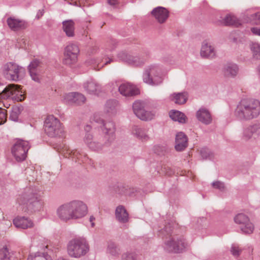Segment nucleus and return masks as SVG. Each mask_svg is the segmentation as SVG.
<instances>
[{
	"label": "nucleus",
	"instance_id": "nucleus-1",
	"mask_svg": "<svg viewBox=\"0 0 260 260\" xmlns=\"http://www.w3.org/2000/svg\"><path fill=\"white\" fill-rule=\"evenodd\" d=\"M173 229V224L169 222L159 231L158 236L164 240L162 247L168 252H182L187 248V244L183 238L172 235Z\"/></svg>",
	"mask_w": 260,
	"mask_h": 260
},
{
	"label": "nucleus",
	"instance_id": "nucleus-2",
	"mask_svg": "<svg viewBox=\"0 0 260 260\" xmlns=\"http://www.w3.org/2000/svg\"><path fill=\"white\" fill-rule=\"evenodd\" d=\"M236 116L241 120L249 121L260 115V102L254 99H244L238 104Z\"/></svg>",
	"mask_w": 260,
	"mask_h": 260
},
{
	"label": "nucleus",
	"instance_id": "nucleus-3",
	"mask_svg": "<svg viewBox=\"0 0 260 260\" xmlns=\"http://www.w3.org/2000/svg\"><path fill=\"white\" fill-rule=\"evenodd\" d=\"M41 191L35 188L26 189L23 195L17 199L19 205H26V210L30 213L41 210L43 202L41 200Z\"/></svg>",
	"mask_w": 260,
	"mask_h": 260
},
{
	"label": "nucleus",
	"instance_id": "nucleus-4",
	"mask_svg": "<svg viewBox=\"0 0 260 260\" xmlns=\"http://www.w3.org/2000/svg\"><path fill=\"white\" fill-rule=\"evenodd\" d=\"M164 79V74L162 66L152 64L145 68L143 74V81L145 83L156 86L162 84Z\"/></svg>",
	"mask_w": 260,
	"mask_h": 260
},
{
	"label": "nucleus",
	"instance_id": "nucleus-5",
	"mask_svg": "<svg viewBox=\"0 0 260 260\" xmlns=\"http://www.w3.org/2000/svg\"><path fill=\"white\" fill-rule=\"evenodd\" d=\"M90 125H86L85 129L86 132L83 139V141L86 145L91 150L94 151H99L102 150L105 145L109 144L111 142L108 141L107 139L109 136H105V140L104 141L103 137L97 134L88 132L90 129Z\"/></svg>",
	"mask_w": 260,
	"mask_h": 260
},
{
	"label": "nucleus",
	"instance_id": "nucleus-6",
	"mask_svg": "<svg viewBox=\"0 0 260 260\" xmlns=\"http://www.w3.org/2000/svg\"><path fill=\"white\" fill-rule=\"evenodd\" d=\"M89 249L88 243L83 238L72 239L68 244V253L72 257L79 258L85 255Z\"/></svg>",
	"mask_w": 260,
	"mask_h": 260
},
{
	"label": "nucleus",
	"instance_id": "nucleus-7",
	"mask_svg": "<svg viewBox=\"0 0 260 260\" xmlns=\"http://www.w3.org/2000/svg\"><path fill=\"white\" fill-rule=\"evenodd\" d=\"M2 73L8 80L18 81L25 75V69L14 62H9L4 64L2 68Z\"/></svg>",
	"mask_w": 260,
	"mask_h": 260
},
{
	"label": "nucleus",
	"instance_id": "nucleus-8",
	"mask_svg": "<svg viewBox=\"0 0 260 260\" xmlns=\"http://www.w3.org/2000/svg\"><path fill=\"white\" fill-rule=\"evenodd\" d=\"M44 129L51 137L59 136L63 132L59 120L53 115H49L44 121Z\"/></svg>",
	"mask_w": 260,
	"mask_h": 260
},
{
	"label": "nucleus",
	"instance_id": "nucleus-9",
	"mask_svg": "<svg viewBox=\"0 0 260 260\" xmlns=\"http://www.w3.org/2000/svg\"><path fill=\"white\" fill-rule=\"evenodd\" d=\"M19 86L15 84H9L3 89L0 90V99H12L17 101L24 100L23 92L19 88Z\"/></svg>",
	"mask_w": 260,
	"mask_h": 260
},
{
	"label": "nucleus",
	"instance_id": "nucleus-10",
	"mask_svg": "<svg viewBox=\"0 0 260 260\" xmlns=\"http://www.w3.org/2000/svg\"><path fill=\"white\" fill-rule=\"evenodd\" d=\"M149 53H146L140 54L138 56L130 55L124 51L119 52L117 57L121 60L135 67H141L144 64L147 60Z\"/></svg>",
	"mask_w": 260,
	"mask_h": 260
},
{
	"label": "nucleus",
	"instance_id": "nucleus-11",
	"mask_svg": "<svg viewBox=\"0 0 260 260\" xmlns=\"http://www.w3.org/2000/svg\"><path fill=\"white\" fill-rule=\"evenodd\" d=\"M30 146L27 141L19 140L16 141L12 148V153L17 161L25 159Z\"/></svg>",
	"mask_w": 260,
	"mask_h": 260
},
{
	"label": "nucleus",
	"instance_id": "nucleus-12",
	"mask_svg": "<svg viewBox=\"0 0 260 260\" xmlns=\"http://www.w3.org/2000/svg\"><path fill=\"white\" fill-rule=\"evenodd\" d=\"M92 120L96 123L101 124V127L103 133L106 134V137L109 136L107 139L108 141L112 142L114 140L115 138V127L113 122H105L96 114L94 115Z\"/></svg>",
	"mask_w": 260,
	"mask_h": 260
},
{
	"label": "nucleus",
	"instance_id": "nucleus-13",
	"mask_svg": "<svg viewBox=\"0 0 260 260\" xmlns=\"http://www.w3.org/2000/svg\"><path fill=\"white\" fill-rule=\"evenodd\" d=\"M73 219H78L85 216L87 213V206L82 201L73 200L70 201Z\"/></svg>",
	"mask_w": 260,
	"mask_h": 260
},
{
	"label": "nucleus",
	"instance_id": "nucleus-14",
	"mask_svg": "<svg viewBox=\"0 0 260 260\" xmlns=\"http://www.w3.org/2000/svg\"><path fill=\"white\" fill-rule=\"evenodd\" d=\"M236 223L239 224L242 232L245 234H250L254 230V225L250 221L248 217L244 214L239 213L234 218Z\"/></svg>",
	"mask_w": 260,
	"mask_h": 260
},
{
	"label": "nucleus",
	"instance_id": "nucleus-15",
	"mask_svg": "<svg viewBox=\"0 0 260 260\" xmlns=\"http://www.w3.org/2000/svg\"><path fill=\"white\" fill-rule=\"evenodd\" d=\"M28 68L32 80L40 83L43 72V63L40 60L35 59L31 61Z\"/></svg>",
	"mask_w": 260,
	"mask_h": 260
},
{
	"label": "nucleus",
	"instance_id": "nucleus-16",
	"mask_svg": "<svg viewBox=\"0 0 260 260\" xmlns=\"http://www.w3.org/2000/svg\"><path fill=\"white\" fill-rule=\"evenodd\" d=\"M79 53L78 46L73 43L69 44L64 50V59L63 62L66 64H71L75 62Z\"/></svg>",
	"mask_w": 260,
	"mask_h": 260
},
{
	"label": "nucleus",
	"instance_id": "nucleus-17",
	"mask_svg": "<svg viewBox=\"0 0 260 260\" xmlns=\"http://www.w3.org/2000/svg\"><path fill=\"white\" fill-rule=\"evenodd\" d=\"M58 217L62 221L73 220L70 202L59 206L56 210Z\"/></svg>",
	"mask_w": 260,
	"mask_h": 260
},
{
	"label": "nucleus",
	"instance_id": "nucleus-18",
	"mask_svg": "<svg viewBox=\"0 0 260 260\" xmlns=\"http://www.w3.org/2000/svg\"><path fill=\"white\" fill-rule=\"evenodd\" d=\"M120 93L125 97H131L140 93L139 90L136 86L130 83H123L118 88Z\"/></svg>",
	"mask_w": 260,
	"mask_h": 260
},
{
	"label": "nucleus",
	"instance_id": "nucleus-19",
	"mask_svg": "<svg viewBox=\"0 0 260 260\" xmlns=\"http://www.w3.org/2000/svg\"><path fill=\"white\" fill-rule=\"evenodd\" d=\"M152 16L160 24L165 23L169 16V11L162 7L154 8L151 12Z\"/></svg>",
	"mask_w": 260,
	"mask_h": 260
},
{
	"label": "nucleus",
	"instance_id": "nucleus-20",
	"mask_svg": "<svg viewBox=\"0 0 260 260\" xmlns=\"http://www.w3.org/2000/svg\"><path fill=\"white\" fill-rule=\"evenodd\" d=\"M188 146V139L182 133H178L176 135L175 148L177 151H183Z\"/></svg>",
	"mask_w": 260,
	"mask_h": 260
},
{
	"label": "nucleus",
	"instance_id": "nucleus-21",
	"mask_svg": "<svg viewBox=\"0 0 260 260\" xmlns=\"http://www.w3.org/2000/svg\"><path fill=\"white\" fill-rule=\"evenodd\" d=\"M223 75L228 78L235 77L239 72V68L237 64L233 62H227L222 68Z\"/></svg>",
	"mask_w": 260,
	"mask_h": 260
},
{
	"label": "nucleus",
	"instance_id": "nucleus-22",
	"mask_svg": "<svg viewBox=\"0 0 260 260\" xmlns=\"http://www.w3.org/2000/svg\"><path fill=\"white\" fill-rule=\"evenodd\" d=\"M197 119L205 125H209L212 121V116L209 110L205 108H201L196 112Z\"/></svg>",
	"mask_w": 260,
	"mask_h": 260
},
{
	"label": "nucleus",
	"instance_id": "nucleus-23",
	"mask_svg": "<svg viewBox=\"0 0 260 260\" xmlns=\"http://www.w3.org/2000/svg\"><path fill=\"white\" fill-rule=\"evenodd\" d=\"M61 153L64 157L72 158L73 159H75L76 161L77 160H81L83 162L87 157L86 154H82L77 150H71L68 148L63 149Z\"/></svg>",
	"mask_w": 260,
	"mask_h": 260
},
{
	"label": "nucleus",
	"instance_id": "nucleus-24",
	"mask_svg": "<svg viewBox=\"0 0 260 260\" xmlns=\"http://www.w3.org/2000/svg\"><path fill=\"white\" fill-rule=\"evenodd\" d=\"M200 53L203 57L212 58L215 55V50L211 43L205 40L202 43Z\"/></svg>",
	"mask_w": 260,
	"mask_h": 260
},
{
	"label": "nucleus",
	"instance_id": "nucleus-25",
	"mask_svg": "<svg viewBox=\"0 0 260 260\" xmlns=\"http://www.w3.org/2000/svg\"><path fill=\"white\" fill-rule=\"evenodd\" d=\"M115 217L116 220L121 223H125L129 221V214L124 206H118L115 210Z\"/></svg>",
	"mask_w": 260,
	"mask_h": 260
},
{
	"label": "nucleus",
	"instance_id": "nucleus-26",
	"mask_svg": "<svg viewBox=\"0 0 260 260\" xmlns=\"http://www.w3.org/2000/svg\"><path fill=\"white\" fill-rule=\"evenodd\" d=\"M83 87L90 94H98L101 91V86L93 80L88 81L84 83Z\"/></svg>",
	"mask_w": 260,
	"mask_h": 260
},
{
	"label": "nucleus",
	"instance_id": "nucleus-27",
	"mask_svg": "<svg viewBox=\"0 0 260 260\" xmlns=\"http://www.w3.org/2000/svg\"><path fill=\"white\" fill-rule=\"evenodd\" d=\"M13 223L17 228L25 229L33 226L32 221L25 217H18L13 220Z\"/></svg>",
	"mask_w": 260,
	"mask_h": 260
},
{
	"label": "nucleus",
	"instance_id": "nucleus-28",
	"mask_svg": "<svg viewBox=\"0 0 260 260\" xmlns=\"http://www.w3.org/2000/svg\"><path fill=\"white\" fill-rule=\"evenodd\" d=\"M133 134L142 141H147L149 139L146 128L138 126H134L132 130Z\"/></svg>",
	"mask_w": 260,
	"mask_h": 260
},
{
	"label": "nucleus",
	"instance_id": "nucleus-29",
	"mask_svg": "<svg viewBox=\"0 0 260 260\" xmlns=\"http://www.w3.org/2000/svg\"><path fill=\"white\" fill-rule=\"evenodd\" d=\"M7 24L9 27L14 31L18 30L25 28L24 21L16 19L13 17H10L7 19Z\"/></svg>",
	"mask_w": 260,
	"mask_h": 260
},
{
	"label": "nucleus",
	"instance_id": "nucleus-30",
	"mask_svg": "<svg viewBox=\"0 0 260 260\" xmlns=\"http://www.w3.org/2000/svg\"><path fill=\"white\" fill-rule=\"evenodd\" d=\"M102 60L101 59H97L94 58H90L87 61L88 65L91 66L92 69L95 71H99L101 69L103 68L105 65L110 63L113 61L112 59H108V60L105 61V62L102 64Z\"/></svg>",
	"mask_w": 260,
	"mask_h": 260
},
{
	"label": "nucleus",
	"instance_id": "nucleus-31",
	"mask_svg": "<svg viewBox=\"0 0 260 260\" xmlns=\"http://www.w3.org/2000/svg\"><path fill=\"white\" fill-rule=\"evenodd\" d=\"M260 128V124H255L249 125L244 128L242 135V138L245 140L250 139L254 133Z\"/></svg>",
	"mask_w": 260,
	"mask_h": 260
},
{
	"label": "nucleus",
	"instance_id": "nucleus-32",
	"mask_svg": "<svg viewBox=\"0 0 260 260\" xmlns=\"http://www.w3.org/2000/svg\"><path fill=\"white\" fill-rule=\"evenodd\" d=\"M62 29L68 37H73L74 36L75 23L72 20H68L63 21Z\"/></svg>",
	"mask_w": 260,
	"mask_h": 260
},
{
	"label": "nucleus",
	"instance_id": "nucleus-33",
	"mask_svg": "<svg viewBox=\"0 0 260 260\" xmlns=\"http://www.w3.org/2000/svg\"><path fill=\"white\" fill-rule=\"evenodd\" d=\"M118 102L115 100H108L105 106V110L107 113L115 114L117 112Z\"/></svg>",
	"mask_w": 260,
	"mask_h": 260
},
{
	"label": "nucleus",
	"instance_id": "nucleus-34",
	"mask_svg": "<svg viewBox=\"0 0 260 260\" xmlns=\"http://www.w3.org/2000/svg\"><path fill=\"white\" fill-rule=\"evenodd\" d=\"M169 115L174 121H178L182 123L185 122V115L179 111L172 110L170 112Z\"/></svg>",
	"mask_w": 260,
	"mask_h": 260
},
{
	"label": "nucleus",
	"instance_id": "nucleus-35",
	"mask_svg": "<svg viewBox=\"0 0 260 260\" xmlns=\"http://www.w3.org/2000/svg\"><path fill=\"white\" fill-rule=\"evenodd\" d=\"M223 22L225 25H233L235 27H238L241 23L235 16L231 15H227L223 19Z\"/></svg>",
	"mask_w": 260,
	"mask_h": 260
},
{
	"label": "nucleus",
	"instance_id": "nucleus-36",
	"mask_svg": "<svg viewBox=\"0 0 260 260\" xmlns=\"http://www.w3.org/2000/svg\"><path fill=\"white\" fill-rule=\"evenodd\" d=\"M13 253L10 252L8 248L4 247L0 249V260H15Z\"/></svg>",
	"mask_w": 260,
	"mask_h": 260
},
{
	"label": "nucleus",
	"instance_id": "nucleus-37",
	"mask_svg": "<svg viewBox=\"0 0 260 260\" xmlns=\"http://www.w3.org/2000/svg\"><path fill=\"white\" fill-rule=\"evenodd\" d=\"M171 100L177 104H184L187 100L186 95L184 93H174L171 95Z\"/></svg>",
	"mask_w": 260,
	"mask_h": 260
},
{
	"label": "nucleus",
	"instance_id": "nucleus-38",
	"mask_svg": "<svg viewBox=\"0 0 260 260\" xmlns=\"http://www.w3.org/2000/svg\"><path fill=\"white\" fill-rule=\"evenodd\" d=\"M107 252L113 256H117L120 254V249L113 242L110 241L108 243Z\"/></svg>",
	"mask_w": 260,
	"mask_h": 260
},
{
	"label": "nucleus",
	"instance_id": "nucleus-39",
	"mask_svg": "<svg viewBox=\"0 0 260 260\" xmlns=\"http://www.w3.org/2000/svg\"><path fill=\"white\" fill-rule=\"evenodd\" d=\"M27 260H52L51 257L47 254L36 253L30 254Z\"/></svg>",
	"mask_w": 260,
	"mask_h": 260
},
{
	"label": "nucleus",
	"instance_id": "nucleus-40",
	"mask_svg": "<svg viewBox=\"0 0 260 260\" xmlns=\"http://www.w3.org/2000/svg\"><path fill=\"white\" fill-rule=\"evenodd\" d=\"M250 49L253 57L256 59H260V44L257 43H252Z\"/></svg>",
	"mask_w": 260,
	"mask_h": 260
},
{
	"label": "nucleus",
	"instance_id": "nucleus-41",
	"mask_svg": "<svg viewBox=\"0 0 260 260\" xmlns=\"http://www.w3.org/2000/svg\"><path fill=\"white\" fill-rule=\"evenodd\" d=\"M144 109V103L141 101H136L133 105V110L135 114L138 117V115Z\"/></svg>",
	"mask_w": 260,
	"mask_h": 260
},
{
	"label": "nucleus",
	"instance_id": "nucleus-42",
	"mask_svg": "<svg viewBox=\"0 0 260 260\" xmlns=\"http://www.w3.org/2000/svg\"><path fill=\"white\" fill-rule=\"evenodd\" d=\"M154 115L150 111H146L144 109L142 112L138 115V117L142 120H150L154 117Z\"/></svg>",
	"mask_w": 260,
	"mask_h": 260
},
{
	"label": "nucleus",
	"instance_id": "nucleus-43",
	"mask_svg": "<svg viewBox=\"0 0 260 260\" xmlns=\"http://www.w3.org/2000/svg\"><path fill=\"white\" fill-rule=\"evenodd\" d=\"M75 93L70 92L66 93L63 95V101L67 104H73L75 100Z\"/></svg>",
	"mask_w": 260,
	"mask_h": 260
},
{
	"label": "nucleus",
	"instance_id": "nucleus-44",
	"mask_svg": "<svg viewBox=\"0 0 260 260\" xmlns=\"http://www.w3.org/2000/svg\"><path fill=\"white\" fill-rule=\"evenodd\" d=\"M200 154L204 159H211L213 157V153L207 148H203L200 150Z\"/></svg>",
	"mask_w": 260,
	"mask_h": 260
},
{
	"label": "nucleus",
	"instance_id": "nucleus-45",
	"mask_svg": "<svg viewBox=\"0 0 260 260\" xmlns=\"http://www.w3.org/2000/svg\"><path fill=\"white\" fill-rule=\"evenodd\" d=\"M75 93V100L74 104L80 105L84 103L86 98L85 96L80 93L78 92H74Z\"/></svg>",
	"mask_w": 260,
	"mask_h": 260
},
{
	"label": "nucleus",
	"instance_id": "nucleus-46",
	"mask_svg": "<svg viewBox=\"0 0 260 260\" xmlns=\"http://www.w3.org/2000/svg\"><path fill=\"white\" fill-rule=\"evenodd\" d=\"M121 260H137L136 255L132 252H125L122 254Z\"/></svg>",
	"mask_w": 260,
	"mask_h": 260
},
{
	"label": "nucleus",
	"instance_id": "nucleus-47",
	"mask_svg": "<svg viewBox=\"0 0 260 260\" xmlns=\"http://www.w3.org/2000/svg\"><path fill=\"white\" fill-rule=\"evenodd\" d=\"M117 44V42L116 40L114 39L109 40L107 43L106 49L109 51L114 50L116 48Z\"/></svg>",
	"mask_w": 260,
	"mask_h": 260
},
{
	"label": "nucleus",
	"instance_id": "nucleus-48",
	"mask_svg": "<svg viewBox=\"0 0 260 260\" xmlns=\"http://www.w3.org/2000/svg\"><path fill=\"white\" fill-rule=\"evenodd\" d=\"M161 173L171 176L174 173V171L169 166L164 165L161 168Z\"/></svg>",
	"mask_w": 260,
	"mask_h": 260
},
{
	"label": "nucleus",
	"instance_id": "nucleus-49",
	"mask_svg": "<svg viewBox=\"0 0 260 260\" xmlns=\"http://www.w3.org/2000/svg\"><path fill=\"white\" fill-rule=\"evenodd\" d=\"M212 185L213 187L220 190H223L225 188L224 183L219 181L213 182Z\"/></svg>",
	"mask_w": 260,
	"mask_h": 260
},
{
	"label": "nucleus",
	"instance_id": "nucleus-50",
	"mask_svg": "<svg viewBox=\"0 0 260 260\" xmlns=\"http://www.w3.org/2000/svg\"><path fill=\"white\" fill-rule=\"evenodd\" d=\"M251 19L255 24H260V12L252 14Z\"/></svg>",
	"mask_w": 260,
	"mask_h": 260
},
{
	"label": "nucleus",
	"instance_id": "nucleus-51",
	"mask_svg": "<svg viewBox=\"0 0 260 260\" xmlns=\"http://www.w3.org/2000/svg\"><path fill=\"white\" fill-rule=\"evenodd\" d=\"M6 120V110L0 108V125L4 124Z\"/></svg>",
	"mask_w": 260,
	"mask_h": 260
},
{
	"label": "nucleus",
	"instance_id": "nucleus-52",
	"mask_svg": "<svg viewBox=\"0 0 260 260\" xmlns=\"http://www.w3.org/2000/svg\"><path fill=\"white\" fill-rule=\"evenodd\" d=\"M231 251L234 256H238L241 253V249L238 246L233 245Z\"/></svg>",
	"mask_w": 260,
	"mask_h": 260
},
{
	"label": "nucleus",
	"instance_id": "nucleus-53",
	"mask_svg": "<svg viewBox=\"0 0 260 260\" xmlns=\"http://www.w3.org/2000/svg\"><path fill=\"white\" fill-rule=\"evenodd\" d=\"M251 32L256 36L260 37V27H253L251 28Z\"/></svg>",
	"mask_w": 260,
	"mask_h": 260
},
{
	"label": "nucleus",
	"instance_id": "nucleus-54",
	"mask_svg": "<svg viewBox=\"0 0 260 260\" xmlns=\"http://www.w3.org/2000/svg\"><path fill=\"white\" fill-rule=\"evenodd\" d=\"M44 14V10H40L37 13L36 15V18L37 19H39L41 18Z\"/></svg>",
	"mask_w": 260,
	"mask_h": 260
},
{
	"label": "nucleus",
	"instance_id": "nucleus-55",
	"mask_svg": "<svg viewBox=\"0 0 260 260\" xmlns=\"http://www.w3.org/2000/svg\"><path fill=\"white\" fill-rule=\"evenodd\" d=\"M108 4L110 5H115L117 4V0H107Z\"/></svg>",
	"mask_w": 260,
	"mask_h": 260
},
{
	"label": "nucleus",
	"instance_id": "nucleus-56",
	"mask_svg": "<svg viewBox=\"0 0 260 260\" xmlns=\"http://www.w3.org/2000/svg\"><path fill=\"white\" fill-rule=\"evenodd\" d=\"M95 220V218L93 216H90L89 218V221L91 223V225L92 227L94 226V223L93 222V221Z\"/></svg>",
	"mask_w": 260,
	"mask_h": 260
},
{
	"label": "nucleus",
	"instance_id": "nucleus-57",
	"mask_svg": "<svg viewBox=\"0 0 260 260\" xmlns=\"http://www.w3.org/2000/svg\"><path fill=\"white\" fill-rule=\"evenodd\" d=\"M7 223H6L8 226H10L11 225V223L10 221H6Z\"/></svg>",
	"mask_w": 260,
	"mask_h": 260
}]
</instances>
